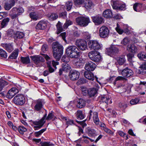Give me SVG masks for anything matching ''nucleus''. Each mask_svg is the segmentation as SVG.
<instances>
[{
	"label": "nucleus",
	"instance_id": "obj_1",
	"mask_svg": "<svg viewBox=\"0 0 146 146\" xmlns=\"http://www.w3.org/2000/svg\"><path fill=\"white\" fill-rule=\"evenodd\" d=\"M75 44L78 48L74 45L69 46L66 50V52L68 56L72 58H76L78 57L80 52H78V48L82 50H84L87 48V42L84 40H77Z\"/></svg>",
	"mask_w": 146,
	"mask_h": 146
},
{
	"label": "nucleus",
	"instance_id": "obj_2",
	"mask_svg": "<svg viewBox=\"0 0 146 146\" xmlns=\"http://www.w3.org/2000/svg\"><path fill=\"white\" fill-rule=\"evenodd\" d=\"M52 46L53 56L56 61H58L63 53V46L57 42H53Z\"/></svg>",
	"mask_w": 146,
	"mask_h": 146
},
{
	"label": "nucleus",
	"instance_id": "obj_3",
	"mask_svg": "<svg viewBox=\"0 0 146 146\" xmlns=\"http://www.w3.org/2000/svg\"><path fill=\"white\" fill-rule=\"evenodd\" d=\"M47 113H46L44 116L40 120L33 122V124L36 125L34 127L35 130H38L43 126L45 122L44 121L45 119H50L53 118V114L52 113H49L47 117Z\"/></svg>",
	"mask_w": 146,
	"mask_h": 146
},
{
	"label": "nucleus",
	"instance_id": "obj_4",
	"mask_svg": "<svg viewBox=\"0 0 146 146\" xmlns=\"http://www.w3.org/2000/svg\"><path fill=\"white\" fill-rule=\"evenodd\" d=\"M24 12V9L22 7L17 8L14 7L10 11V16L12 19L16 18L18 16Z\"/></svg>",
	"mask_w": 146,
	"mask_h": 146
},
{
	"label": "nucleus",
	"instance_id": "obj_5",
	"mask_svg": "<svg viewBox=\"0 0 146 146\" xmlns=\"http://www.w3.org/2000/svg\"><path fill=\"white\" fill-rule=\"evenodd\" d=\"M112 5L114 9L118 11H124L126 9L125 4L121 3L118 0L113 1Z\"/></svg>",
	"mask_w": 146,
	"mask_h": 146
},
{
	"label": "nucleus",
	"instance_id": "obj_6",
	"mask_svg": "<svg viewBox=\"0 0 146 146\" xmlns=\"http://www.w3.org/2000/svg\"><path fill=\"white\" fill-rule=\"evenodd\" d=\"M88 56L90 60L95 62H99L101 59L100 53L95 51H92L89 52Z\"/></svg>",
	"mask_w": 146,
	"mask_h": 146
},
{
	"label": "nucleus",
	"instance_id": "obj_7",
	"mask_svg": "<svg viewBox=\"0 0 146 146\" xmlns=\"http://www.w3.org/2000/svg\"><path fill=\"white\" fill-rule=\"evenodd\" d=\"M76 21L78 25L82 27L86 26L90 22L89 18L82 16L76 18Z\"/></svg>",
	"mask_w": 146,
	"mask_h": 146
},
{
	"label": "nucleus",
	"instance_id": "obj_8",
	"mask_svg": "<svg viewBox=\"0 0 146 146\" xmlns=\"http://www.w3.org/2000/svg\"><path fill=\"white\" fill-rule=\"evenodd\" d=\"M13 101L15 104L21 106L25 103V98L23 95L19 94L15 96L13 99Z\"/></svg>",
	"mask_w": 146,
	"mask_h": 146
},
{
	"label": "nucleus",
	"instance_id": "obj_9",
	"mask_svg": "<svg viewBox=\"0 0 146 146\" xmlns=\"http://www.w3.org/2000/svg\"><path fill=\"white\" fill-rule=\"evenodd\" d=\"M31 58L37 66H41L45 61L44 58L41 56H31Z\"/></svg>",
	"mask_w": 146,
	"mask_h": 146
},
{
	"label": "nucleus",
	"instance_id": "obj_10",
	"mask_svg": "<svg viewBox=\"0 0 146 146\" xmlns=\"http://www.w3.org/2000/svg\"><path fill=\"white\" fill-rule=\"evenodd\" d=\"M89 48L90 50H97L100 49L101 46L99 42L96 40H90L88 42Z\"/></svg>",
	"mask_w": 146,
	"mask_h": 146
},
{
	"label": "nucleus",
	"instance_id": "obj_11",
	"mask_svg": "<svg viewBox=\"0 0 146 146\" xmlns=\"http://www.w3.org/2000/svg\"><path fill=\"white\" fill-rule=\"evenodd\" d=\"M109 32V30L107 27L105 26H102L100 29V36L103 38L106 37L108 35Z\"/></svg>",
	"mask_w": 146,
	"mask_h": 146
},
{
	"label": "nucleus",
	"instance_id": "obj_12",
	"mask_svg": "<svg viewBox=\"0 0 146 146\" xmlns=\"http://www.w3.org/2000/svg\"><path fill=\"white\" fill-rule=\"evenodd\" d=\"M19 92V90L16 87H13L7 92L6 97L8 98H11Z\"/></svg>",
	"mask_w": 146,
	"mask_h": 146
},
{
	"label": "nucleus",
	"instance_id": "obj_13",
	"mask_svg": "<svg viewBox=\"0 0 146 146\" xmlns=\"http://www.w3.org/2000/svg\"><path fill=\"white\" fill-rule=\"evenodd\" d=\"M80 76L79 72L75 70H70L69 76L71 79L72 80H75L78 79Z\"/></svg>",
	"mask_w": 146,
	"mask_h": 146
},
{
	"label": "nucleus",
	"instance_id": "obj_14",
	"mask_svg": "<svg viewBox=\"0 0 146 146\" xmlns=\"http://www.w3.org/2000/svg\"><path fill=\"white\" fill-rule=\"evenodd\" d=\"M96 65L91 61L87 62L85 65V69L88 71H93L96 67Z\"/></svg>",
	"mask_w": 146,
	"mask_h": 146
},
{
	"label": "nucleus",
	"instance_id": "obj_15",
	"mask_svg": "<svg viewBox=\"0 0 146 146\" xmlns=\"http://www.w3.org/2000/svg\"><path fill=\"white\" fill-rule=\"evenodd\" d=\"M108 55L112 56L116 55L119 52L118 49L115 46H112L107 49Z\"/></svg>",
	"mask_w": 146,
	"mask_h": 146
},
{
	"label": "nucleus",
	"instance_id": "obj_16",
	"mask_svg": "<svg viewBox=\"0 0 146 146\" xmlns=\"http://www.w3.org/2000/svg\"><path fill=\"white\" fill-rule=\"evenodd\" d=\"M121 74L124 77L128 78L133 74V71L126 67L121 71Z\"/></svg>",
	"mask_w": 146,
	"mask_h": 146
},
{
	"label": "nucleus",
	"instance_id": "obj_17",
	"mask_svg": "<svg viewBox=\"0 0 146 146\" xmlns=\"http://www.w3.org/2000/svg\"><path fill=\"white\" fill-rule=\"evenodd\" d=\"M93 21L95 25H98L101 24L104 22V19L103 17L99 15H97L92 17Z\"/></svg>",
	"mask_w": 146,
	"mask_h": 146
},
{
	"label": "nucleus",
	"instance_id": "obj_18",
	"mask_svg": "<svg viewBox=\"0 0 146 146\" xmlns=\"http://www.w3.org/2000/svg\"><path fill=\"white\" fill-rule=\"evenodd\" d=\"M47 23L46 21L42 20L40 21L36 26V29L37 30L44 29L46 27Z\"/></svg>",
	"mask_w": 146,
	"mask_h": 146
},
{
	"label": "nucleus",
	"instance_id": "obj_19",
	"mask_svg": "<svg viewBox=\"0 0 146 146\" xmlns=\"http://www.w3.org/2000/svg\"><path fill=\"white\" fill-rule=\"evenodd\" d=\"M84 77L87 79L93 81L94 79V77L93 73L90 71H86L84 73Z\"/></svg>",
	"mask_w": 146,
	"mask_h": 146
},
{
	"label": "nucleus",
	"instance_id": "obj_20",
	"mask_svg": "<svg viewBox=\"0 0 146 146\" xmlns=\"http://www.w3.org/2000/svg\"><path fill=\"white\" fill-rule=\"evenodd\" d=\"M86 105V102L83 99H80L78 100L76 106L77 107L80 108H82L84 107Z\"/></svg>",
	"mask_w": 146,
	"mask_h": 146
},
{
	"label": "nucleus",
	"instance_id": "obj_21",
	"mask_svg": "<svg viewBox=\"0 0 146 146\" xmlns=\"http://www.w3.org/2000/svg\"><path fill=\"white\" fill-rule=\"evenodd\" d=\"M42 106L41 101L40 100H37L34 107V110L37 111H40L42 108Z\"/></svg>",
	"mask_w": 146,
	"mask_h": 146
},
{
	"label": "nucleus",
	"instance_id": "obj_22",
	"mask_svg": "<svg viewBox=\"0 0 146 146\" xmlns=\"http://www.w3.org/2000/svg\"><path fill=\"white\" fill-rule=\"evenodd\" d=\"M102 15L104 17L107 18H110L112 17V13L109 9L105 10L103 12Z\"/></svg>",
	"mask_w": 146,
	"mask_h": 146
},
{
	"label": "nucleus",
	"instance_id": "obj_23",
	"mask_svg": "<svg viewBox=\"0 0 146 146\" xmlns=\"http://www.w3.org/2000/svg\"><path fill=\"white\" fill-rule=\"evenodd\" d=\"M85 63V59L81 58L76 62V66L77 68H81Z\"/></svg>",
	"mask_w": 146,
	"mask_h": 146
},
{
	"label": "nucleus",
	"instance_id": "obj_24",
	"mask_svg": "<svg viewBox=\"0 0 146 146\" xmlns=\"http://www.w3.org/2000/svg\"><path fill=\"white\" fill-rule=\"evenodd\" d=\"M2 45L5 49L9 52H11L13 50L12 45L10 44H2Z\"/></svg>",
	"mask_w": 146,
	"mask_h": 146
},
{
	"label": "nucleus",
	"instance_id": "obj_25",
	"mask_svg": "<svg viewBox=\"0 0 146 146\" xmlns=\"http://www.w3.org/2000/svg\"><path fill=\"white\" fill-rule=\"evenodd\" d=\"M84 7L86 9L92 8L93 6L92 1L90 0H84Z\"/></svg>",
	"mask_w": 146,
	"mask_h": 146
},
{
	"label": "nucleus",
	"instance_id": "obj_26",
	"mask_svg": "<svg viewBox=\"0 0 146 146\" xmlns=\"http://www.w3.org/2000/svg\"><path fill=\"white\" fill-rule=\"evenodd\" d=\"M86 132L90 136H92L96 135V131L94 129L88 127L86 130Z\"/></svg>",
	"mask_w": 146,
	"mask_h": 146
},
{
	"label": "nucleus",
	"instance_id": "obj_27",
	"mask_svg": "<svg viewBox=\"0 0 146 146\" xmlns=\"http://www.w3.org/2000/svg\"><path fill=\"white\" fill-rule=\"evenodd\" d=\"M47 16L49 19L50 21H53L56 19L58 17V15L56 13H52L48 14Z\"/></svg>",
	"mask_w": 146,
	"mask_h": 146
},
{
	"label": "nucleus",
	"instance_id": "obj_28",
	"mask_svg": "<svg viewBox=\"0 0 146 146\" xmlns=\"http://www.w3.org/2000/svg\"><path fill=\"white\" fill-rule=\"evenodd\" d=\"M76 118L80 120L84 118V115L82 111L81 110H78L75 113Z\"/></svg>",
	"mask_w": 146,
	"mask_h": 146
},
{
	"label": "nucleus",
	"instance_id": "obj_29",
	"mask_svg": "<svg viewBox=\"0 0 146 146\" xmlns=\"http://www.w3.org/2000/svg\"><path fill=\"white\" fill-rule=\"evenodd\" d=\"M146 84V82H140L139 84L140 85H143L142 88L141 89V91H140L139 94L140 95H144L146 93V87L145 85Z\"/></svg>",
	"mask_w": 146,
	"mask_h": 146
},
{
	"label": "nucleus",
	"instance_id": "obj_30",
	"mask_svg": "<svg viewBox=\"0 0 146 146\" xmlns=\"http://www.w3.org/2000/svg\"><path fill=\"white\" fill-rule=\"evenodd\" d=\"M127 48L129 51L133 53L136 52L137 50L136 46L133 44L129 45Z\"/></svg>",
	"mask_w": 146,
	"mask_h": 146
},
{
	"label": "nucleus",
	"instance_id": "obj_31",
	"mask_svg": "<svg viewBox=\"0 0 146 146\" xmlns=\"http://www.w3.org/2000/svg\"><path fill=\"white\" fill-rule=\"evenodd\" d=\"M117 62L119 65H122L126 61L125 57L124 56H121L117 57Z\"/></svg>",
	"mask_w": 146,
	"mask_h": 146
},
{
	"label": "nucleus",
	"instance_id": "obj_32",
	"mask_svg": "<svg viewBox=\"0 0 146 146\" xmlns=\"http://www.w3.org/2000/svg\"><path fill=\"white\" fill-rule=\"evenodd\" d=\"M98 113L94 112L93 113V118L94 122L97 125L99 123V119L98 117Z\"/></svg>",
	"mask_w": 146,
	"mask_h": 146
},
{
	"label": "nucleus",
	"instance_id": "obj_33",
	"mask_svg": "<svg viewBox=\"0 0 146 146\" xmlns=\"http://www.w3.org/2000/svg\"><path fill=\"white\" fill-rule=\"evenodd\" d=\"M29 15L32 19L35 21L37 20L39 18L38 13L35 12H32L30 13Z\"/></svg>",
	"mask_w": 146,
	"mask_h": 146
},
{
	"label": "nucleus",
	"instance_id": "obj_34",
	"mask_svg": "<svg viewBox=\"0 0 146 146\" xmlns=\"http://www.w3.org/2000/svg\"><path fill=\"white\" fill-rule=\"evenodd\" d=\"M97 90L95 88H91L89 89L88 95L90 97L94 96L96 94Z\"/></svg>",
	"mask_w": 146,
	"mask_h": 146
},
{
	"label": "nucleus",
	"instance_id": "obj_35",
	"mask_svg": "<svg viewBox=\"0 0 146 146\" xmlns=\"http://www.w3.org/2000/svg\"><path fill=\"white\" fill-rule=\"evenodd\" d=\"M19 50L16 49L10 55L9 57V58L12 59H16L17 58Z\"/></svg>",
	"mask_w": 146,
	"mask_h": 146
},
{
	"label": "nucleus",
	"instance_id": "obj_36",
	"mask_svg": "<svg viewBox=\"0 0 146 146\" xmlns=\"http://www.w3.org/2000/svg\"><path fill=\"white\" fill-rule=\"evenodd\" d=\"M62 24L60 22H58L57 23L56 27L58 31L57 32L58 34L60 33L62 31H64V27H62Z\"/></svg>",
	"mask_w": 146,
	"mask_h": 146
},
{
	"label": "nucleus",
	"instance_id": "obj_37",
	"mask_svg": "<svg viewBox=\"0 0 146 146\" xmlns=\"http://www.w3.org/2000/svg\"><path fill=\"white\" fill-rule=\"evenodd\" d=\"M9 20V19L8 17L3 19L1 23V28H3L6 27L7 25Z\"/></svg>",
	"mask_w": 146,
	"mask_h": 146
},
{
	"label": "nucleus",
	"instance_id": "obj_38",
	"mask_svg": "<svg viewBox=\"0 0 146 146\" xmlns=\"http://www.w3.org/2000/svg\"><path fill=\"white\" fill-rule=\"evenodd\" d=\"M21 62L23 64H28L30 62V59L29 56L21 57Z\"/></svg>",
	"mask_w": 146,
	"mask_h": 146
},
{
	"label": "nucleus",
	"instance_id": "obj_39",
	"mask_svg": "<svg viewBox=\"0 0 146 146\" xmlns=\"http://www.w3.org/2000/svg\"><path fill=\"white\" fill-rule=\"evenodd\" d=\"M62 68L63 71L67 72L70 70L71 67L67 63H64L62 64Z\"/></svg>",
	"mask_w": 146,
	"mask_h": 146
},
{
	"label": "nucleus",
	"instance_id": "obj_40",
	"mask_svg": "<svg viewBox=\"0 0 146 146\" xmlns=\"http://www.w3.org/2000/svg\"><path fill=\"white\" fill-rule=\"evenodd\" d=\"M8 84V82L3 80L0 79V92L5 86Z\"/></svg>",
	"mask_w": 146,
	"mask_h": 146
},
{
	"label": "nucleus",
	"instance_id": "obj_41",
	"mask_svg": "<svg viewBox=\"0 0 146 146\" xmlns=\"http://www.w3.org/2000/svg\"><path fill=\"white\" fill-rule=\"evenodd\" d=\"M146 72V70L142 66V65L140 66L138 70L137 73L139 74L144 75Z\"/></svg>",
	"mask_w": 146,
	"mask_h": 146
},
{
	"label": "nucleus",
	"instance_id": "obj_42",
	"mask_svg": "<svg viewBox=\"0 0 146 146\" xmlns=\"http://www.w3.org/2000/svg\"><path fill=\"white\" fill-rule=\"evenodd\" d=\"M101 98L102 102H105L107 104L108 103V101L110 99V98L107 95L103 96L101 97Z\"/></svg>",
	"mask_w": 146,
	"mask_h": 146
},
{
	"label": "nucleus",
	"instance_id": "obj_43",
	"mask_svg": "<svg viewBox=\"0 0 146 146\" xmlns=\"http://www.w3.org/2000/svg\"><path fill=\"white\" fill-rule=\"evenodd\" d=\"M138 58L141 60H145L146 59V55L143 52H141L137 54Z\"/></svg>",
	"mask_w": 146,
	"mask_h": 146
},
{
	"label": "nucleus",
	"instance_id": "obj_44",
	"mask_svg": "<svg viewBox=\"0 0 146 146\" xmlns=\"http://www.w3.org/2000/svg\"><path fill=\"white\" fill-rule=\"evenodd\" d=\"M18 130L19 132L22 134H23L24 132L27 131V129L23 126H20L18 128Z\"/></svg>",
	"mask_w": 146,
	"mask_h": 146
},
{
	"label": "nucleus",
	"instance_id": "obj_45",
	"mask_svg": "<svg viewBox=\"0 0 146 146\" xmlns=\"http://www.w3.org/2000/svg\"><path fill=\"white\" fill-rule=\"evenodd\" d=\"M82 94L84 96H86L88 94L89 89L88 90L86 87L82 86L81 87Z\"/></svg>",
	"mask_w": 146,
	"mask_h": 146
},
{
	"label": "nucleus",
	"instance_id": "obj_46",
	"mask_svg": "<svg viewBox=\"0 0 146 146\" xmlns=\"http://www.w3.org/2000/svg\"><path fill=\"white\" fill-rule=\"evenodd\" d=\"M46 128L42 129L38 131L35 132L34 133V135L36 137H38L46 130Z\"/></svg>",
	"mask_w": 146,
	"mask_h": 146
},
{
	"label": "nucleus",
	"instance_id": "obj_47",
	"mask_svg": "<svg viewBox=\"0 0 146 146\" xmlns=\"http://www.w3.org/2000/svg\"><path fill=\"white\" fill-rule=\"evenodd\" d=\"M115 30L120 35L122 34L123 33H125V31L121 28L120 26L117 23V26L115 28Z\"/></svg>",
	"mask_w": 146,
	"mask_h": 146
},
{
	"label": "nucleus",
	"instance_id": "obj_48",
	"mask_svg": "<svg viewBox=\"0 0 146 146\" xmlns=\"http://www.w3.org/2000/svg\"><path fill=\"white\" fill-rule=\"evenodd\" d=\"M72 3L71 1H68L66 3V7L67 11H70L72 8Z\"/></svg>",
	"mask_w": 146,
	"mask_h": 146
},
{
	"label": "nucleus",
	"instance_id": "obj_49",
	"mask_svg": "<svg viewBox=\"0 0 146 146\" xmlns=\"http://www.w3.org/2000/svg\"><path fill=\"white\" fill-rule=\"evenodd\" d=\"M0 56L2 57L6 58L7 56V53L5 50L0 48Z\"/></svg>",
	"mask_w": 146,
	"mask_h": 146
},
{
	"label": "nucleus",
	"instance_id": "obj_50",
	"mask_svg": "<svg viewBox=\"0 0 146 146\" xmlns=\"http://www.w3.org/2000/svg\"><path fill=\"white\" fill-rule=\"evenodd\" d=\"M73 24L72 22L70 20H66L65 23L64 25V29H67L69 25Z\"/></svg>",
	"mask_w": 146,
	"mask_h": 146
},
{
	"label": "nucleus",
	"instance_id": "obj_51",
	"mask_svg": "<svg viewBox=\"0 0 146 146\" xmlns=\"http://www.w3.org/2000/svg\"><path fill=\"white\" fill-rule=\"evenodd\" d=\"M51 61H48L47 63V66L48 67V71L50 73L53 72L54 71V69L51 67Z\"/></svg>",
	"mask_w": 146,
	"mask_h": 146
},
{
	"label": "nucleus",
	"instance_id": "obj_52",
	"mask_svg": "<svg viewBox=\"0 0 146 146\" xmlns=\"http://www.w3.org/2000/svg\"><path fill=\"white\" fill-rule=\"evenodd\" d=\"M15 36L17 38H21L24 36V34L22 32H17L16 33Z\"/></svg>",
	"mask_w": 146,
	"mask_h": 146
},
{
	"label": "nucleus",
	"instance_id": "obj_53",
	"mask_svg": "<svg viewBox=\"0 0 146 146\" xmlns=\"http://www.w3.org/2000/svg\"><path fill=\"white\" fill-rule=\"evenodd\" d=\"M139 101V100L138 98L133 99L130 100V103L131 105H134L137 104Z\"/></svg>",
	"mask_w": 146,
	"mask_h": 146
},
{
	"label": "nucleus",
	"instance_id": "obj_54",
	"mask_svg": "<svg viewBox=\"0 0 146 146\" xmlns=\"http://www.w3.org/2000/svg\"><path fill=\"white\" fill-rule=\"evenodd\" d=\"M129 40L127 38H125L122 40L121 44L124 45H126L128 43Z\"/></svg>",
	"mask_w": 146,
	"mask_h": 146
},
{
	"label": "nucleus",
	"instance_id": "obj_55",
	"mask_svg": "<svg viewBox=\"0 0 146 146\" xmlns=\"http://www.w3.org/2000/svg\"><path fill=\"white\" fill-rule=\"evenodd\" d=\"M141 5L138 3L135 4L133 6V8L134 11H139V9H138L139 8Z\"/></svg>",
	"mask_w": 146,
	"mask_h": 146
},
{
	"label": "nucleus",
	"instance_id": "obj_56",
	"mask_svg": "<svg viewBox=\"0 0 146 146\" xmlns=\"http://www.w3.org/2000/svg\"><path fill=\"white\" fill-rule=\"evenodd\" d=\"M40 144L41 146H50L52 145L53 144L50 142H41Z\"/></svg>",
	"mask_w": 146,
	"mask_h": 146
},
{
	"label": "nucleus",
	"instance_id": "obj_57",
	"mask_svg": "<svg viewBox=\"0 0 146 146\" xmlns=\"http://www.w3.org/2000/svg\"><path fill=\"white\" fill-rule=\"evenodd\" d=\"M12 7L7 2L5 3L4 8L6 10H9Z\"/></svg>",
	"mask_w": 146,
	"mask_h": 146
},
{
	"label": "nucleus",
	"instance_id": "obj_58",
	"mask_svg": "<svg viewBox=\"0 0 146 146\" xmlns=\"http://www.w3.org/2000/svg\"><path fill=\"white\" fill-rule=\"evenodd\" d=\"M84 38L86 39H88L90 38V36L88 33L84 32L83 34Z\"/></svg>",
	"mask_w": 146,
	"mask_h": 146
},
{
	"label": "nucleus",
	"instance_id": "obj_59",
	"mask_svg": "<svg viewBox=\"0 0 146 146\" xmlns=\"http://www.w3.org/2000/svg\"><path fill=\"white\" fill-rule=\"evenodd\" d=\"M119 106L120 108L125 109L127 107V105L124 103H120L119 104Z\"/></svg>",
	"mask_w": 146,
	"mask_h": 146
},
{
	"label": "nucleus",
	"instance_id": "obj_60",
	"mask_svg": "<svg viewBox=\"0 0 146 146\" xmlns=\"http://www.w3.org/2000/svg\"><path fill=\"white\" fill-rule=\"evenodd\" d=\"M66 16V12H62L60 14L59 16L63 19H65Z\"/></svg>",
	"mask_w": 146,
	"mask_h": 146
},
{
	"label": "nucleus",
	"instance_id": "obj_61",
	"mask_svg": "<svg viewBox=\"0 0 146 146\" xmlns=\"http://www.w3.org/2000/svg\"><path fill=\"white\" fill-rule=\"evenodd\" d=\"M66 124L68 125L67 127L69 125H75V123L74 121L72 120H68L66 122Z\"/></svg>",
	"mask_w": 146,
	"mask_h": 146
},
{
	"label": "nucleus",
	"instance_id": "obj_62",
	"mask_svg": "<svg viewBox=\"0 0 146 146\" xmlns=\"http://www.w3.org/2000/svg\"><path fill=\"white\" fill-rule=\"evenodd\" d=\"M47 49V46L46 44H43L42 47V50L44 52H45Z\"/></svg>",
	"mask_w": 146,
	"mask_h": 146
},
{
	"label": "nucleus",
	"instance_id": "obj_63",
	"mask_svg": "<svg viewBox=\"0 0 146 146\" xmlns=\"http://www.w3.org/2000/svg\"><path fill=\"white\" fill-rule=\"evenodd\" d=\"M103 129L107 133L110 134L113 133L110 130L107 128L106 127L105 128H103Z\"/></svg>",
	"mask_w": 146,
	"mask_h": 146
},
{
	"label": "nucleus",
	"instance_id": "obj_64",
	"mask_svg": "<svg viewBox=\"0 0 146 146\" xmlns=\"http://www.w3.org/2000/svg\"><path fill=\"white\" fill-rule=\"evenodd\" d=\"M125 79V78L124 77L121 76H118L115 79V81L116 82L118 80H123Z\"/></svg>",
	"mask_w": 146,
	"mask_h": 146
}]
</instances>
